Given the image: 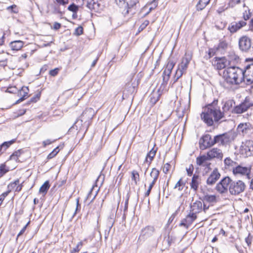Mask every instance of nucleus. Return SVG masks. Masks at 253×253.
Here are the masks:
<instances>
[{"label": "nucleus", "mask_w": 253, "mask_h": 253, "mask_svg": "<svg viewBox=\"0 0 253 253\" xmlns=\"http://www.w3.org/2000/svg\"><path fill=\"white\" fill-rule=\"evenodd\" d=\"M218 100H214L211 103L207 105L201 114V118L209 126H211L213 122H218L224 118L225 113L231 110L235 104L232 99L228 100L222 102V112L217 105Z\"/></svg>", "instance_id": "1"}, {"label": "nucleus", "mask_w": 253, "mask_h": 253, "mask_svg": "<svg viewBox=\"0 0 253 253\" xmlns=\"http://www.w3.org/2000/svg\"><path fill=\"white\" fill-rule=\"evenodd\" d=\"M223 77L230 84H239L244 81L243 70L236 66L227 67L223 71Z\"/></svg>", "instance_id": "2"}, {"label": "nucleus", "mask_w": 253, "mask_h": 253, "mask_svg": "<svg viewBox=\"0 0 253 253\" xmlns=\"http://www.w3.org/2000/svg\"><path fill=\"white\" fill-rule=\"evenodd\" d=\"M246 188L245 183L241 180L232 181L230 183L229 191L232 195H237L244 191Z\"/></svg>", "instance_id": "3"}, {"label": "nucleus", "mask_w": 253, "mask_h": 253, "mask_svg": "<svg viewBox=\"0 0 253 253\" xmlns=\"http://www.w3.org/2000/svg\"><path fill=\"white\" fill-rule=\"evenodd\" d=\"M231 181L232 180L228 176L224 177L216 184L215 190L220 194H227Z\"/></svg>", "instance_id": "4"}, {"label": "nucleus", "mask_w": 253, "mask_h": 253, "mask_svg": "<svg viewBox=\"0 0 253 253\" xmlns=\"http://www.w3.org/2000/svg\"><path fill=\"white\" fill-rule=\"evenodd\" d=\"M239 47L240 50L243 52L248 53L252 48V40L247 36H243L238 42Z\"/></svg>", "instance_id": "5"}, {"label": "nucleus", "mask_w": 253, "mask_h": 253, "mask_svg": "<svg viewBox=\"0 0 253 253\" xmlns=\"http://www.w3.org/2000/svg\"><path fill=\"white\" fill-rule=\"evenodd\" d=\"M253 106V102L249 97H246L244 102L240 105L234 107L232 112L236 114H241L247 111L248 109Z\"/></svg>", "instance_id": "6"}, {"label": "nucleus", "mask_w": 253, "mask_h": 253, "mask_svg": "<svg viewBox=\"0 0 253 253\" xmlns=\"http://www.w3.org/2000/svg\"><path fill=\"white\" fill-rule=\"evenodd\" d=\"M174 66V63L173 62L170 61H169L163 73V83H162L160 88L163 87V89H164L165 88L169 79L171 71Z\"/></svg>", "instance_id": "7"}, {"label": "nucleus", "mask_w": 253, "mask_h": 253, "mask_svg": "<svg viewBox=\"0 0 253 253\" xmlns=\"http://www.w3.org/2000/svg\"><path fill=\"white\" fill-rule=\"evenodd\" d=\"M232 141L231 134L227 133L216 135L213 137L214 144L225 146Z\"/></svg>", "instance_id": "8"}, {"label": "nucleus", "mask_w": 253, "mask_h": 253, "mask_svg": "<svg viewBox=\"0 0 253 253\" xmlns=\"http://www.w3.org/2000/svg\"><path fill=\"white\" fill-rule=\"evenodd\" d=\"M213 138L209 134L204 135L199 140L200 148L201 150H205L213 146Z\"/></svg>", "instance_id": "9"}, {"label": "nucleus", "mask_w": 253, "mask_h": 253, "mask_svg": "<svg viewBox=\"0 0 253 253\" xmlns=\"http://www.w3.org/2000/svg\"><path fill=\"white\" fill-rule=\"evenodd\" d=\"M237 130L244 136L251 137L253 135V126L249 123L239 124Z\"/></svg>", "instance_id": "10"}, {"label": "nucleus", "mask_w": 253, "mask_h": 253, "mask_svg": "<svg viewBox=\"0 0 253 253\" xmlns=\"http://www.w3.org/2000/svg\"><path fill=\"white\" fill-rule=\"evenodd\" d=\"M95 115V112L93 108H86L80 117L84 121L85 126H89L92 122L93 116Z\"/></svg>", "instance_id": "11"}, {"label": "nucleus", "mask_w": 253, "mask_h": 253, "mask_svg": "<svg viewBox=\"0 0 253 253\" xmlns=\"http://www.w3.org/2000/svg\"><path fill=\"white\" fill-rule=\"evenodd\" d=\"M244 81L246 80L248 84L253 83V63H251L246 66L245 70H243Z\"/></svg>", "instance_id": "12"}, {"label": "nucleus", "mask_w": 253, "mask_h": 253, "mask_svg": "<svg viewBox=\"0 0 253 253\" xmlns=\"http://www.w3.org/2000/svg\"><path fill=\"white\" fill-rule=\"evenodd\" d=\"M229 59H227L225 57L222 58L216 57V60L214 62V65L217 70H221L226 68L230 65L231 60L233 59L228 56Z\"/></svg>", "instance_id": "13"}, {"label": "nucleus", "mask_w": 253, "mask_h": 253, "mask_svg": "<svg viewBox=\"0 0 253 253\" xmlns=\"http://www.w3.org/2000/svg\"><path fill=\"white\" fill-rule=\"evenodd\" d=\"M137 83L135 81L132 82L131 80L130 82L127 83L125 89L123 91V97H128L129 95L133 94L135 91L137 86Z\"/></svg>", "instance_id": "14"}, {"label": "nucleus", "mask_w": 253, "mask_h": 253, "mask_svg": "<svg viewBox=\"0 0 253 253\" xmlns=\"http://www.w3.org/2000/svg\"><path fill=\"white\" fill-rule=\"evenodd\" d=\"M207 155L210 160L214 158L222 160L223 157L222 150L217 148H213L207 152Z\"/></svg>", "instance_id": "15"}, {"label": "nucleus", "mask_w": 253, "mask_h": 253, "mask_svg": "<svg viewBox=\"0 0 253 253\" xmlns=\"http://www.w3.org/2000/svg\"><path fill=\"white\" fill-rule=\"evenodd\" d=\"M251 172V169L247 167H242L240 166H236L233 169V173L234 175H247L248 178Z\"/></svg>", "instance_id": "16"}, {"label": "nucleus", "mask_w": 253, "mask_h": 253, "mask_svg": "<svg viewBox=\"0 0 253 253\" xmlns=\"http://www.w3.org/2000/svg\"><path fill=\"white\" fill-rule=\"evenodd\" d=\"M155 233V229L154 226H147L142 229L140 237L143 239H147L151 237Z\"/></svg>", "instance_id": "17"}, {"label": "nucleus", "mask_w": 253, "mask_h": 253, "mask_svg": "<svg viewBox=\"0 0 253 253\" xmlns=\"http://www.w3.org/2000/svg\"><path fill=\"white\" fill-rule=\"evenodd\" d=\"M246 25V22L244 21H240L239 22H233L230 24L228 27V30L231 34H233L237 32L241 28Z\"/></svg>", "instance_id": "18"}, {"label": "nucleus", "mask_w": 253, "mask_h": 253, "mask_svg": "<svg viewBox=\"0 0 253 253\" xmlns=\"http://www.w3.org/2000/svg\"><path fill=\"white\" fill-rule=\"evenodd\" d=\"M220 174L217 169H214L207 180V184L209 185H213L220 178Z\"/></svg>", "instance_id": "19"}, {"label": "nucleus", "mask_w": 253, "mask_h": 253, "mask_svg": "<svg viewBox=\"0 0 253 253\" xmlns=\"http://www.w3.org/2000/svg\"><path fill=\"white\" fill-rule=\"evenodd\" d=\"M85 124L83 120L80 117L79 119H78L74 125L69 128V131L71 130L73 128L76 127L77 129H79V131H86L89 126H85Z\"/></svg>", "instance_id": "20"}, {"label": "nucleus", "mask_w": 253, "mask_h": 253, "mask_svg": "<svg viewBox=\"0 0 253 253\" xmlns=\"http://www.w3.org/2000/svg\"><path fill=\"white\" fill-rule=\"evenodd\" d=\"M29 89L28 87L23 86L18 90V95L21 97L16 101L15 104H18L24 100L28 96Z\"/></svg>", "instance_id": "21"}, {"label": "nucleus", "mask_w": 253, "mask_h": 253, "mask_svg": "<svg viewBox=\"0 0 253 253\" xmlns=\"http://www.w3.org/2000/svg\"><path fill=\"white\" fill-rule=\"evenodd\" d=\"M201 183V177L199 175L194 174L190 183L191 189H193L194 192H196L199 187V185Z\"/></svg>", "instance_id": "22"}, {"label": "nucleus", "mask_w": 253, "mask_h": 253, "mask_svg": "<svg viewBox=\"0 0 253 253\" xmlns=\"http://www.w3.org/2000/svg\"><path fill=\"white\" fill-rule=\"evenodd\" d=\"M210 160L208 155H203L197 158L196 163L198 166L207 167L208 168H210L211 164L208 162V161Z\"/></svg>", "instance_id": "23"}, {"label": "nucleus", "mask_w": 253, "mask_h": 253, "mask_svg": "<svg viewBox=\"0 0 253 253\" xmlns=\"http://www.w3.org/2000/svg\"><path fill=\"white\" fill-rule=\"evenodd\" d=\"M162 92L160 90V89L158 90L157 91H153L150 96V102L152 105H154L159 100L160 96L161 95Z\"/></svg>", "instance_id": "24"}, {"label": "nucleus", "mask_w": 253, "mask_h": 253, "mask_svg": "<svg viewBox=\"0 0 253 253\" xmlns=\"http://www.w3.org/2000/svg\"><path fill=\"white\" fill-rule=\"evenodd\" d=\"M24 42L20 40L14 41L10 42L9 46L12 50L18 51L23 46Z\"/></svg>", "instance_id": "25"}, {"label": "nucleus", "mask_w": 253, "mask_h": 253, "mask_svg": "<svg viewBox=\"0 0 253 253\" xmlns=\"http://www.w3.org/2000/svg\"><path fill=\"white\" fill-rule=\"evenodd\" d=\"M249 144H250V141H247L243 143L240 148V152L241 154L245 155L246 157L251 156V153L249 152Z\"/></svg>", "instance_id": "26"}, {"label": "nucleus", "mask_w": 253, "mask_h": 253, "mask_svg": "<svg viewBox=\"0 0 253 253\" xmlns=\"http://www.w3.org/2000/svg\"><path fill=\"white\" fill-rule=\"evenodd\" d=\"M203 200L208 203H214L219 201V197L215 195L207 194L203 197Z\"/></svg>", "instance_id": "27"}, {"label": "nucleus", "mask_w": 253, "mask_h": 253, "mask_svg": "<svg viewBox=\"0 0 253 253\" xmlns=\"http://www.w3.org/2000/svg\"><path fill=\"white\" fill-rule=\"evenodd\" d=\"M16 141V139H13L8 141H5L0 145V155L2 154L11 145Z\"/></svg>", "instance_id": "28"}, {"label": "nucleus", "mask_w": 253, "mask_h": 253, "mask_svg": "<svg viewBox=\"0 0 253 253\" xmlns=\"http://www.w3.org/2000/svg\"><path fill=\"white\" fill-rule=\"evenodd\" d=\"M159 171L156 168H153L150 174L151 180L150 183L155 184L159 177Z\"/></svg>", "instance_id": "29"}, {"label": "nucleus", "mask_w": 253, "mask_h": 253, "mask_svg": "<svg viewBox=\"0 0 253 253\" xmlns=\"http://www.w3.org/2000/svg\"><path fill=\"white\" fill-rule=\"evenodd\" d=\"M202 209V204L200 201H197L191 206V212L199 213Z\"/></svg>", "instance_id": "30"}, {"label": "nucleus", "mask_w": 253, "mask_h": 253, "mask_svg": "<svg viewBox=\"0 0 253 253\" xmlns=\"http://www.w3.org/2000/svg\"><path fill=\"white\" fill-rule=\"evenodd\" d=\"M225 168L226 169H230L235 168L236 166V162L233 161L229 157H227L225 159L224 161Z\"/></svg>", "instance_id": "31"}, {"label": "nucleus", "mask_w": 253, "mask_h": 253, "mask_svg": "<svg viewBox=\"0 0 253 253\" xmlns=\"http://www.w3.org/2000/svg\"><path fill=\"white\" fill-rule=\"evenodd\" d=\"M94 188H95V182L93 184L91 188L90 189L85 199L84 200V202H85L86 203H88V205L90 204L93 202L94 199H95V195H94L92 197V191Z\"/></svg>", "instance_id": "32"}, {"label": "nucleus", "mask_w": 253, "mask_h": 253, "mask_svg": "<svg viewBox=\"0 0 253 253\" xmlns=\"http://www.w3.org/2000/svg\"><path fill=\"white\" fill-rule=\"evenodd\" d=\"M50 186V185L49 181H45L40 187L39 189V192L41 194H42L43 195H45L47 193Z\"/></svg>", "instance_id": "33"}, {"label": "nucleus", "mask_w": 253, "mask_h": 253, "mask_svg": "<svg viewBox=\"0 0 253 253\" xmlns=\"http://www.w3.org/2000/svg\"><path fill=\"white\" fill-rule=\"evenodd\" d=\"M229 46L228 42L226 40H221L219 41L218 46L216 47L218 50H225Z\"/></svg>", "instance_id": "34"}, {"label": "nucleus", "mask_w": 253, "mask_h": 253, "mask_svg": "<svg viewBox=\"0 0 253 253\" xmlns=\"http://www.w3.org/2000/svg\"><path fill=\"white\" fill-rule=\"evenodd\" d=\"M210 0H200L196 5L197 10H203L207 5L209 3Z\"/></svg>", "instance_id": "35"}, {"label": "nucleus", "mask_w": 253, "mask_h": 253, "mask_svg": "<svg viewBox=\"0 0 253 253\" xmlns=\"http://www.w3.org/2000/svg\"><path fill=\"white\" fill-rule=\"evenodd\" d=\"M22 153H23V151L22 149L18 150L17 151L14 152L10 155L9 159L17 161L18 158Z\"/></svg>", "instance_id": "36"}, {"label": "nucleus", "mask_w": 253, "mask_h": 253, "mask_svg": "<svg viewBox=\"0 0 253 253\" xmlns=\"http://www.w3.org/2000/svg\"><path fill=\"white\" fill-rule=\"evenodd\" d=\"M156 150H154V149H152L151 151H150V152L147 155L145 161L149 162V164L151 163V161L153 160L156 155Z\"/></svg>", "instance_id": "37"}, {"label": "nucleus", "mask_w": 253, "mask_h": 253, "mask_svg": "<svg viewBox=\"0 0 253 253\" xmlns=\"http://www.w3.org/2000/svg\"><path fill=\"white\" fill-rule=\"evenodd\" d=\"M185 184V183L182 180V178H181L175 184L174 188L177 189L178 191H181L183 189Z\"/></svg>", "instance_id": "38"}, {"label": "nucleus", "mask_w": 253, "mask_h": 253, "mask_svg": "<svg viewBox=\"0 0 253 253\" xmlns=\"http://www.w3.org/2000/svg\"><path fill=\"white\" fill-rule=\"evenodd\" d=\"M117 5L121 8H128V3H126L125 0H115Z\"/></svg>", "instance_id": "39"}, {"label": "nucleus", "mask_w": 253, "mask_h": 253, "mask_svg": "<svg viewBox=\"0 0 253 253\" xmlns=\"http://www.w3.org/2000/svg\"><path fill=\"white\" fill-rule=\"evenodd\" d=\"M184 72L177 68L174 76V82L175 83L177 80L182 77Z\"/></svg>", "instance_id": "40"}, {"label": "nucleus", "mask_w": 253, "mask_h": 253, "mask_svg": "<svg viewBox=\"0 0 253 253\" xmlns=\"http://www.w3.org/2000/svg\"><path fill=\"white\" fill-rule=\"evenodd\" d=\"M59 152V147H56L54 149L52 150L51 152H50L47 157V159L50 160L53 158H54Z\"/></svg>", "instance_id": "41"}, {"label": "nucleus", "mask_w": 253, "mask_h": 253, "mask_svg": "<svg viewBox=\"0 0 253 253\" xmlns=\"http://www.w3.org/2000/svg\"><path fill=\"white\" fill-rule=\"evenodd\" d=\"M19 179H17L14 182L10 183L8 186V190H10V192L16 187L17 185L19 184Z\"/></svg>", "instance_id": "42"}, {"label": "nucleus", "mask_w": 253, "mask_h": 253, "mask_svg": "<svg viewBox=\"0 0 253 253\" xmlns=\"http://www.w3.org/2000/svg\"><path fill=\"white\" fill-rule=\"evenodd\" d=\"M191 59V55L189 53H186L184 57L182 58V61L181 63L185 64V65H188Z\"/></svg>", "instance_id": "43"}, {"label": "nucleus", "mask_w": 253, "mask_h": 253, "mask_svg": "<svg viewBox=\"0 0 253 253\" xmlns=\"http://www.w3.org/2000/svg\"><path fill=\"white\" fill-rule=\"evenodd\" d=\"M79 9L78 5L75 4L74 3H72L68 7V10L73 13H77Z\"/></svg>", "instance_id": "44"}, {"label": "nucleus", "mask_w": 253, "mask_h": 253, "mask_svg": "<svg viewBox=\"0 0 253 253\" xmlns=\"http://www.w3.org/2000/svg\"><path fill=\"white\" fill-rule=\"evenodd\" d=\"M8 169H6V166L2 164L0 166V178L3 176L7 172Z\"/></svg>", "instance_id": "45"}, {"label": "nucleus", "mask_w": 253, "mask_h": 253, "mask_svg": "<svg viewBox=\"0 0 253 253\" xmlns=\"http://www.w3.org/2000/svg\"><path fill=\"white\" fill-rule=\"evenodd\" d=\"M245 1V0H230L229 2V5L230 7H233L236 4H240Z\"/></svg>", "instance_id": "46"}, {"label": "nucleus", "mask_w": 253, "mask_h": 253, "mask_svg": "<svg viewBox=\"0 0 253 253\" xmlns=\"http://www.w3.org/2000/svg\"><path fill=\"white\" fill-rule=\"evenodd\" d=\"M132 179L134 180L135 184H137V181L139 180V175L138 173L135 170L132 172Z\"/></svg>", "instance_id": "47"}, {"label": "nucleus", "mask_w": 253, "mask_h": 253, "mask_svg": "<svg viewBox=\"0 0 253 253\" xmlns=\"http://www.w3.org/2000/svg\"><path fill=\"white\" fill-rule=\"evenodd\" d=\"M173 242V238L172 236H169V235H168V237H165L164 240V242L167 243L168 247H169Z\"/></svg>", "instance_id": "48"}, {"label": "nucleus", "mask_w": 253, "mask_h": 253, "mask_svg": "<svg viewBox=\"0 0 253 253\" xmlns=\"http://www.w3.org/2000/svg\"><path fill=\"white\" fill-rule=\"evenodd\" d=\"M97 6L98 7V10H96V12L100 13L101 11H103L104 9V8H105L104 5L103 4V1H101V0H100L99 1H97Z\"/></svg>", "instance_id": "49"}, {"label": "nucleus", "mask_w": 253, "mask_h": 253, "mask_svg": "<svg viewBox=\"0 0 253 253\" xmlns=\"http://www.w3.org/2000/svg\"><path fill=\"white\" fill-rule=\"evenodd\" d=\"M95 1L94 0H87L86 6L90 10L94 8Z\"/></svg>", "instance_id": "50"}, {"label": "nucleus", "mask_w": 253, "mask_h": 253, "mask_svg": "<svg viewBox=\"0 0 253 253\" xmlns=\"http://www.w3.org/2000/svg\"><path fill=\"white\" fill-rule=\"evenodd\" d=\"M19 89L16 86H9L6 90V92L10 93H16L17 92H18Z\"/></svg>", "instance_id": "51"}, {"label": "nucleus", "mask_w": 253, "mask_h": 253, "mask_svg": "<svg viewBox=\"0 0 253 253\" xmlns=\"http://www.w3.org/2000/svg\"><path fill=\"white\" fill-rule=\"evenodd\" d=\"M104 179V175L103 174H100L97 179H96V187L98 186V184L102 185Z\"/></svg>", "instance_id": "52"}, {"label": "nucleus", "mask_w": 253, "mask_h": 253, "mask_svg": "<svg viewBox=\"0 0 253 253\" xmlns=\"http://www.w3.org/2000/svg\"><path fill=\"white\" fill-rule=\"evenodd\" d=\"M217 50V47L209 48L208 51L209 58H210L213 56Z\"/></svg>", "instance_id": "53"}, {"label": "nucleus", "mask_w": 253, "mask_h": 253, "mask_svg": "<svg viewBox=\"0 0 253 253\" xmlns=\"http://www.w3.org/2000/svg\"><path fill=\"white\" fill-rule=\"evenodd\" d=\"M197 213V212H191L187 216L186 219L185 220H188V218H191V219L190 222L193 221L197 218V216H196Z\"/></svg>", "instance_id": "54"}, {"label": "nucleus", "mask_w": 253, "mask_h": 253, "mask_svg": "<svg viewBox=\"0 0 253 253\" xmlns=\"http://www.w3.org/2000/svg\"><path fill=\"white\" fill-rule=\"evenodd\" d=\"M149 21L148 20H145L143 23L139 26L138 28V32H140L144 29L149 24Z\"/></svg>", "instance_id": "55"}, {"label": "nucleus", "mask_w": 253, "mask_h": 253, "mask_svg": "<svg viewBox=\"0 0 253 253\" xmlns=\"http://www.w3.org/2000/svg\"><path fill=\"white\" fill-rule=\"evenodd\" d=\"M83 33V28L82 26H79L76 28L74 32V35L76 36H80Z\"/></svg>", "instance_id": "56"}, {"label": "nucleus", "mask_w": 253, "mask_h": 253, "mask_svg": "<svg viewBox=\"0 0 253 253\" xmlns=\"http://www.w3.org/2000/svg\"><path fill=\"white\" fill-rule=\"evenodd\" d=\"M193 170H194L193 166L192 164L190 165L189 167L186 168L187 175L190 176H191L193 174Z\"/></svg>", "instance_id": "57"}, {"label": "nucleus", "mask_w": 253, "mask_h": 253, "mask_svg": "<svg viewBox=\"0 0 253 253\" xmlns=\"http://www.w3.org/2000/svg\"><path fill=\"white\" fill-rule=\"evenodd\" d=\"M59 71V69L58 68L51 70L49 71V75L51 76L54 77L58 74Z\"/></svg>", "instance_id": "58"}, {"label": "nucleus", "mask_w": 253, "mask_h": 253, "mask_svg": "<svg viewBox=\"0 0 253 253\" xmlns=\"http://www.w3.org/2000/svg\"><path fill=\"white\" fill-rule=\"evenodd\" d=\"M170 167L171 166L169 163H166V164L164 165V166L163 167V172L165 173H167L169 171Z\"/></svg>", "instance_id": "59"}, {"label": "nucleus", "mask_w": 253, "mask_h": 253, "mask_svg": "<svg viewBox=\"0 0 253 253\" xmlns=\"http://www.w3.org/2000/svg\"><path fill=\"white\" fill-rule=\"evenodd\" d=\"M155 184H152L151 183H150L149 184V186L148 187V188L147 189V190L146 191V192H145V196L147 197L149 195H150V193L151 192V191L153 188V187L154 186Z\"/></svg>", "instance_id": "60"}, {"label": "nucleus", "mask_w": 253, "mask_h": 253, "mask_svg": "<svg viewBox=\"0 0 253 253\" xmlns=\"http://www.w3.org/2000/svg\"><path fill=\"white\" fill-rule=\"evenodd\" d=\"M188 67V65H185V64L181 63L178 67V68L183 72H185Z\"/></svg>", "instance_id": "61"}, {"label": "nucleus", "mask_w": 253, "mask_h": 253, "mask_svg": "<svg viewBox=\"0 0 253 253\" xmlns=\"http://www.w3.org/2000/svg\"><path fill=\"white\" fill-rule=\"evenodd\" d=\"M245 241L249 247H250L251 245L252 240V237L250 236V234H249L247 238H246Z\"/></svg>", "instance_id": "62"}, {"label": "nucleus", "mask_w": 253, "mask_h": 253, "mask_svg": "<svg viewBox=\"0 0 253 253\" xmlns=\"http://www.w3.org/2000/svg\"><path fill=\"white\" fill-rule=\"evenodd\" d=\"M17 6L15 4L11 5L8 7H7V9L9 10L11 9V11L12 12L14 13H17L18 12V10H15V9H16Z\"/></svg>", "instance_id": "63"}, {"label": "nucleus", "mask_w": 253, "mask_h": 253, "mask_svg": "<svg viewBox=\"0 0 253 253\" xmlns=\"http://www.w3.org/2000/svg\"><path fill=\"white\" fill-rule=\"evenodd\" d=\"M61 27V24L58 22H55L53 24V29L55 30H58Z\"/></svg>", "instance_id": "64"}]
</instances>
